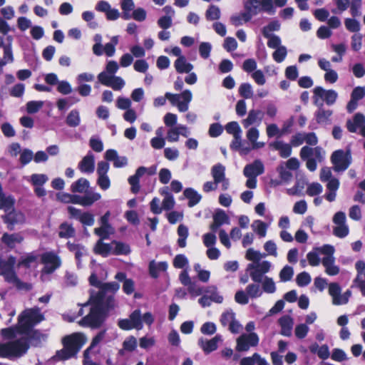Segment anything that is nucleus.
<instances>
[{
    "instance_id": "nucleus-25",
    "label": "nucleus",
    "mask_w": 365,
    "mask_h": 365,
    "mask_svg": "<svg viewBox=\"0 0 365 365\" xmlns=\"http://www.w3.org/2000/svg\"><path fill=\"white\" fill-rule=\"evenodd\" d=\"M176 71L178 73H188L193 69V66L190 63L187 62L184 56L178 57L174 63Z\"/></svg>"
},
{
    "instance_id": "nucleus-18",
    "label": "nucleus",
    "mask_w": 365,
    "mask_h": 365,
    "mask_svg": "<svg viewBox=\"0 0 365 365\" xmlns=\"http://www.w3.org/2000/svg\"><path fill=\"white\" fill-rule=\"evenodd\" d=\"M269 147L279 151V155L282 158H287L292 154V145L290 143H284L282 140H276L269 144Z\"/></svg>"
},
{
    "instance_id": "nucleus-47",
    "label": "nucleus",
    "mask_w": 365,
    "mask_h": 365,
    "mask_svg": "<svg viewBox=\"0 0 365 365\" xmlns=\"http://www.w3.org/2000/svg\"><path fill=\"white\" fill-rule=\"evenodd\" d=\"M294 275V270L291 266L285 265L279 272V278L282 282L290 281Z\"/></svg>"
},
{
    "instance_id": "nucleus-1",
    "label": "nucleus",
    "mask_w": 365,
    "mask_h": 365,
    "mask_svg": "<svg viewBox=\"0 0 365 365\" xmlns=\"http://www.w3.org/2000/svg\"><path fill=\"white\" fill-rule=\"evenodd\" d=\"M120 288L116 282L103 283L101 289L92 291L87 302L83 306H90L88 314L81 319L78 324L82 327L91 329L101 328L115 307L114 293Z\"/></svg>"
},
{
    "instance_id": "nucleus-60",
    "label": "nucleus",
    "mask_w": 365,
    "mask_h": 365,
    "mask_svg": "<svg viewBox=\"0 0 365 365\" xmlns=\"http://www.w3.org/2000/svg\"><path fill=\"white\" fill-rule=\"evenodd\" d=\"M175 202L173 196L170 192H166V196H165L162 202L163 210H172L175 206Z\"/></svg>"
},
{
    "instance_id": "nucleus-42",
    "label": "nucleus",
    "mask_w": 365,
    "mask_h": 365,
    "mask_svg": "<svg viewBox=\"0 0 365 365\" xmlns=\"http://www.w3.org/2000/svg\"><path fill=\"white\" fill-rule=\"evenodd\" d=\"M331 115V110L319 108L315 113L316 120L319 124L326 123Z\"/></svg>"
},
{
    "instance_id": "nucleus-44",
    "label": "nucleus",
    "mask_w": 365,
    "mask_h": 365,
    "mask_svg": "<svg viewBox=\"0 0 365 365\" xmlns=\"http://www.w3.org/2000/svg\"><path fill=\"white\" fill-rule=\"evenodd\" d=\"M213 220L217 222L220 226L224 224L230 223L229 216L222 210H218L216 211V212L213 215Z\"/></svg>"
},
{
    "instance_id": "nucleus-32",
    "label": "nucleus",
    "mask_w": 365,
    "mask_h": 365,
    "mask_svg": "<svg viewBox=\"0 0 365 365\" xmlns=\"http://www.w3.org/2000/svg\"><path fill=\"white\" fill-rule=\"evenodd\" d=\"M329 294L332 297V303L334 305H340L341 287L339 284L332 282L329 286Z\"/></svg>"
},
{
    "instance_id": "nucleus-17",
    "label": "nucleus",
    "mask_w": 365,
    "mask_h": 365,
    "mask_svg": "<svg viewBox=\"0 0 365 365\" xmlns=\"http://www.w3.org/2000/svg\"><path fill=\"white\" fill-rule=\"evenodd\" d=\"M146 173V168L143 166L139 167L135 173L128 178V180L129 184L131 185V192L134 194H137L140 189V178Z\"/></svg>"
},
{
    "instance_id": "nucleus-31",
    "label": "nucleus",
    "mask_w": 365,
    "mask_h": 365,
    "mask_svg": "<svg viewBox=\"0 0 365 365\" xmlns=\"http://www.w3.org/2000/svg\"><path fill=\"white\" fill-rule=\"evenodd\" d=\"M89 185L90 183L87 179L84 178H81L76 182L72 183V185H71V190L73 193H82L86 191V190L89 187Z\"/></svg>"
},
{
    "instance_id": "nucleus-33",
    "label": "nucleus",
    "mask_w": 365,
    "mask_h": 365,
    "mask_svg": "<svg viewBox=\"0 0 365 365\" xmlns=\"http://www.w3.org/2000/svg\"><path fill=\"white\" fill-rule=\"evenodd\" d=\"M15 200L11 195L6 196L4 193L0 195V210L5 212L14 210Z\"/></svg>"
},
{
    "instance_id": "nucleus-29",
    "label": "nucleus",
    "mask_w": 365,
    "mask_h": 365,
    "mask_svg": "<svg viewBox=\"0 0 365 365\" xmlns=\"http://www.w3.org/2000/svg\"><path fill=\"white\" fill-rule=\"evenodd\" d=\"M76 230L71 224L63 222L59 225L58 237L60 238L68 239L73 237Z\"/></svg>"
},
{
    "instance_id": "nucleus-30",
    "label": "nucleus",
    "mask_w": 365,
    "mask_h": 365,
    "mask_svg": "<svg viewBox=\"0 0 365 365\" xmlns=\"http://www.w3.org/2000/svg\"><path fill=\"white\" fill-rule=\"evenodd\" d=\"M112 250L110 244L105 243L101 240H98L94 247V252L103 257H108Z\"/></svg>"
},
{
    "instance_id": "nucleus-51",
    "label": "nucleus",
    "mask_w": 365,
    "mask_h": 365,
    "mask_svg": "<svg viewBox=\"0 0 365 365\" xmlns=\"http://www.w3.org/2000/svg\"><path fill=\"white\" fill-rule=\"evenodd\" d=\"M17 333L19 334L18 324L16 327H10L1 330V336L6 339L15 338Z\"/></svg>"
},
{
    "instance_id": "nucleus-13",
    "label": "nucleus",
    "mask_w": 365,
    "mask_h": 365,
    "mask_svg": "<svg viewBox=\"0 0 365 365\" xmlns=\"http://www.w3.org/2000/svg\"><path fill=\"white\" fill-rule=\"evenodd\" d=\"M24 237L20 232L8 233L4 232L1 237V242L9 250H13L16 247V244L23 242Z\"/></svg>"
},
{
    "instance_id": "nucleus-52",
    "label": "nucleus",
    "mask_w": 365,
    "mask_h": 365,
    "mask_svg": "<svg viewBox=\"0 0 365 365\" xmlns=\"http://www.w3.org/2000/svg\"><path fill=\"white\" fill-rule=\"evenodd\" d=\"M66 247L70 252L75 253V257L76 259H81V258L83 256V253L81 252L82 249L83 248V246H81L79 244H75L71 242H68L66 243Z\"/></svg>"
},
{
    "instance_id": "nucleus-49",
    "label": "nucleus",
    "mask_w": 365,
    "mask_h": 365,
    "mask_svg": "<svg viewBox=\"0 0 365 365\" xmlns=\"http://www.w3.org/2000/svg\"><path fill=\"white\" fill-rule=\"evenodd\" d=\"M48 178L45 174H32L31 176V182L34 186H43Z\"/></svg>"
},
{
    "instance_id": "nucleus-26",
    "label": "nucleus",
    "mask_w": 365,
    "mask_h": 365,
    "mask_svg": "<svg viewBox=\"0 0 365 365\" xmlns=\"http://www.w3.org/2000/svg\"><path fill=\"white\" fill-rule=\"evenodd\" d=\"M211 174L215 183H220L225 180V167L217 163L212 167Z\"/></svg>"
},
{
    "instance_id": "nucleus-53",
    "label": "nucleus",
    "mask_w": 365,
    "mask_h": 365,
    "mask_svg": "<svg viewBox=\"0 0 365 365\" xmlns=\"http://www.w3.org/2000/svg\"><path fill=\"white\" fill-rule=\"evenodd\" d=\"M311 277L307 272H302L297 274L296 282L299 287H305L311 282Z\"/></svg>"
},
{
    "instance_id": "nucleus-64",
    "label": "nucleus",
    "mask_w": 365,
    "mask_h": 365,
    "mask_svg": "<svg viewBox=\"0 0 365 365\" xmlns=\"http://www.w3.org/2000/svg\"><path fill=\"white\" fill-rule=\"evenodd\" d=\"M242 68L247 73L254 72L257 68V62L254 58H247L243 62Z\"/></svg>"
},
{
    "instance_id": "nucleus-4",
    "label": "nucleus",
    "mask_w": 365,
    "mask_h": 365,
    "mask_svg": "<svg viewBox=\"0 0 365 365\" xmlns=\"http://www.w3.org/2000/svg\"><path fill=\"white\" fill-rule=\"evenodd\" d=\"M43 319L44 316L38 307L24 310L18 318L19 332H26Z\"/></svg>"
},
{
    "instance_id": "nucleus-61",
    "label": "nucleus",
    "mask_w": 365,
    "mask_h": 365,
    "mask_svg": "<svg viewBox=\"0 0 365 365\" xmlns=\"http://www.w3.org/2000/svg\"><path fill=\"white\" fill-rule=\"evenodd\" d=\"M344 24L346 29L351 32H357L360 30L359 22L354 19H346Z\"/></svg>"
},
{
    "instance_id": "nucleus-11",
    "label": "nucleus",
    "mask_w": 365,
    "mask_h": 365,
    "mask_svg": "<svg viewBox=\"0 0 365 365\" xmlns=\"http://www.w3.org/2000/svg\"><path fill=\"white\" fill-rule=\"evenodd\" d=\"M67 210L71 218L74 217L78 219V220L84 225L91 226L93 225L94 217L91 213L88 212L81 213V210L72 206H68Z\"/></svg>"
},
{
    "instance_id": "nucleus-43",
    "label": "nucleus",
    "mask_w": 365,
    "mask_h": 365,
    "mask_svg": "<svg viewBox=\"0 0 365 365\" xmlns=\"http://www.w3.org/2000/svg\"><path fill=\"white\" fill-rule=\"evenodd\" d=\"M246 292L252 299L257 298L262 294L260 286L257 284H250L246 287Z\"/></svg>"
},
{
    "instance_id": "nucleus-63",
    "label": "nucleus",
    "mask_w": 365,
    "mask_h": 365,
    "mask_svg": "<svg viewBox=\"0 0 365 365\" xmlns=\"http://www.w3.org/2000/svg\"><path fill=\"white\" fill-rule=\"evenodd\" d=\"M309 331V327L306 324H300L296 326L294 333L295 336L300 339L305 338Z\"/></svg>"
},
{
    "instance_id": "nucleus-54",
    "label": "nucleus",
    "mask_w": 365,
    "mask_h": 365,
    "mask_svg": "<svg viewBox=\"0 0 365 365\" xmlns=\"http://www.w3.org/2000/svg\"><path fill=\"white\" fill-rule=\"evenodd\" d=\"M225 130L228 134H231L232 135H237L242 133L240 126L237 121L229 122L225 125Z\"/></svg>"
},
{
    "instance_id": "nucleus-40",
    "label": "nucleus",
    "mask_w": 365,
    "mask_h": 365,
    "mask_svg": "<svg viewBox=\"0 0 365 365\" xmlns=\"http://www.w3.org/2000/svg\"><path fill=\"white\" fill-rule=\"evenodd\" d=\"M135 4L133 0H123L121 9L123 10V18L125 20L130 19L131 16L130 11L134 9Z\"/></svg>"
},
{
    "instance_id": "nucleus-45",
    "label": "nucleus",
    "mask_w": 365,
    "mask_h": 365,
    "mask_svg": "<svg viewBox=\"0 0 365 365\" xmlns=\"http://www.w3.org/2000/svg\"><path fill=\"white\" fill-rule=\"evenodd\" d=\"M101 197V194L95 192L82 196V206H91L95 202L99 200Z\"/></svg>"
},
{
    "instance_id": "nucleus-22",
    "label": "nucleus",
    "mask_w": 365,
    "mask_h": 365,
    "mask_svg": "<svg viewBox=\"0 0 365 365\" xmlns=\"http://www.w3.org/2000/svg\"><path fill=\"white\" fill-rule=\"evenodd\" d=\"M168 267V264L166 262L156 263L154 260H152L148 265L149 274L153 278L156 279L159 277V272H165Z\"/></svg>"
},
{
    "instance_id": "nucleus-16",
    "label": "nucleus",
    "mask_w": 365,
    "mask_h": 365,
    "mask_svg": "<svg viewBox=\"0 0 365 365\" xmlns=\"http://www.w3.org/2000/svg\"><path fill=\"white\" fill-rule=\"evenodd\" d=\"M222 340V336L219 334L215 336L211 339H200L198 344L205 354H210L215 351L218 347V342Z\"/></svg>"
},
{
    "instance_id": "nucleus-20",
    "label": "nucleus",
    "mask_w": 365,
    "mask_h": 365,
    "mask_svg": "<svg viewBox=\"0 0 365 365\" xmlns=\"http://www.w3.org/2000/svg\"><path fill=\"white\" fill-rule=\"evenodd\" d=\"M365 124V116L361 113L354 115L353 120H348L346 122L347 130L351 133H356L358 128L362 127Z\"/></svg>"
},
{
    "instance_id": "nucleus-57",
    "label": "nucleus",
    "mask_w": 365,
    "mask_h": 365,
    "mask_svg": "<svg viewBox=\"0 0 365 365\" xmlns=\"http://www.w3.org/2000/svg\"><path fill=\"white\" fill-rule=\"evenodd\" d=\"M43 106V102L31 101L26 103V110L29 113H37Z\"/></svg>"
},
{
    "instance_id": "nucleus-5",
    "label": "nucleus",
    "mask_w": 365,
    "mask_h": 365,
    "mask_svg": "<svg viewBox=\"0 0 365 365\" xmlns=\"http://www.w3.org/2000/svg\"><path fill=\"white\" fill-rule=\"evenodd\" d=\"M87 337L82 332H74L63 337L62 345L66 346L76 356L86 343Z\"/></svg>"
},
{
    "instance_id": "nucleus-48",
    "label": "nucleus",
    "mask_w": 365,
    "mask_h": 365,
    "mask_svg": "<svg viewBox=\"0 0 365 365\" xmlns=\"http://www.w3.org/2000/svg\"><path fill=\"white\" fill-rule=\"evenodd\" d=\"M239 93L240 96L245 99L251 98L253 96L252 86L248 83H243L239 88Z\"/></svg>"
},
{
    "instance_id": "nucleus-58",
    "label": "nucleus",
    "mask_w": 365,
    "mask_h": 365,
    "mask_svg": "<svg viewBox=\"0 0 365 365\" xmlns=\"http://www.w3.org/2000/svg\"><path fill=\"white\" fill-rule=\"evenodd\" d=\"M222 132V126L218 123H214L210 125L208 134L212 138H217L220 136Z\"/></svg>"
},
{
    "instance_id": "nucleus-41",
    "label": "nucleus",
    "mask_w": 365,
    "mask_h": 365,
    "mask_svg": "<svg viewBox=\"0 0 365 365\" xmlns=\"http://www.w3.org/2000/svg\"><path fill=\"white\" fill-rule=\"evenodd\" d=\"M280 29V24L278 21L274 20L270 21L267 26H264L262 29V35L264 38H268L269 35H272L270 33L272 31H278Z\"/></svg>"
},
{
    "instance_id": "nucleus-15",
    "label": "nucleus",
    "mask_w": 365,
    "mask_h": 365,
    "mask_svg": "<svg viewBox=\"0 0 365 365\" xmlns=\"http://www.w3.org/2000/svg\"><path fill=\"white\" fill-rule=\"evenodd\" d=\"M264 171V165L259 160H255L252 163L247 165L243 170L245 177L257 178Z\"/></svg>"
},
{
    "instance_id": "nucleus-28",
    "label": "nucleus",
    "mask_w": 365,
    "mask_h": 365,
    "mask_svg": "<svg viewBox=\"0 0 365 365\" xmlns=\"http://www.w3.org/2000/svg\"><path fill=\"white\" fill-rule=\"evenodd\" d=\"M106 330L100 331L93 339L90 346L83 351V358L85 360L90 359V354L92 349L96 347L104 338Z\"/></svg>"
},
{
    "instance_id": "nucleus-55",
    "label": "nucleus",
    "mask_w": 365,
    "mask_h": 365,
    "mask_svg": "<svg viewBox=\"0 0 365 365\" xmlns=\"http://www.w3.org/2000/svg\"><path fill=\"white\" fill-rule=\"evenodd\" d=\"M173 264L174 267L182 269L188 264V259L184 255L179 254L175 257Z\"/></svg>"
},
{
    "instance_id": "nucleus-2",
    "label": "nucleus",
    "mask_w": 365,
    "mask_h": 365,
    "mask_svg": "<svg viewBox=\"0 0 365 365\" xmlns=\"http://www.w3.org/2000/svg\"><path fill=\"white\" fill-rule=\"evenodd\" d=\"M29 347V343L24 337L6 343H0V357L4 359L21 357L27 352Z\"/></svg>"
},
{
    "instance_id": "nucleus-62",
    "label": "nucleus",
    "mask_w": 365,
    "mask_h": 365,
    "mask_svg": "<svg viewBox=\"0 0 365 365\" xmlns=\"http://www.w3.org/2000/svg\"><path fill=\"white\" fill-rule=\"evenodd\" d=\"M124 349L128 351H133L137 347V340L133 336H130L125 339L123 343Z\"/></svg>"
},
{
    "instance_id": "nucleus-35",
    "label": "nucleus",
    "mask_w": 365,
    "mask_h": 365,
    "mask_svg": "<svg viewBox=\"0 0 365 365\" xmlns=\"http://www.w3.org/2000/svg\"><path fill=\"white\" fill-rule=\"evenodd\" d=\"M129 319L134 329L140 330L143 329V324L142 320L141 312L140 309L134 310L129 316Z\"/></svg>"
},
{
    "instance_id": "nucleus-8",
    "label": "nucleus",
    "mask_w": 365,
    "mask_h": 365,
    "mask_svg": "<svg viewBox=\"0 0 365 365\" xmlns=\"http://www.w3.org/2000/svg\"><path fill=\"white\" fill-rule=\"evenodd\" d=\"M259 344V337L255 332L244 334L237 339L236 349L238 351H247L251 346H256Z\"/></svg>"
},
{
    "instance_id": "nucleus-39",
    "label": "nucleus",
    "mask_w": 365,
    "mask_h": 365,
    "mask_svg": "<svg viewBox=\"0 0 365 365\" xmlns=\"http://www.w3.org/2000/svg\"><path fill=\"white\" fill-rule=\"evenodd\" d=\"M205 18L207 21L218 20L220 18V9L216 5L211 4L205 12Z\"/></svg>"
},
{
    "instance_id": "nucleus-50",
    "label": "nucleus",
    "mask_w": 365,
    "mask_h": 365,
    "mask_svg": "<svg viewBox=\"0 0 365 365\" xmlns=\"http://www.w3.org/2000/svg\"><path fill=\"white\" fill-rule=\"evenodd\" d=\"M262 283L263 291L266 293L272 294L276 291L275 284L272 278L265 277Z\"/></svg>"
},
{
    "instance_id": "nucleus-34",
    "label": "nucleus",
    "mask_w": 365,
    "mask_h": 365,
    "mask_svg": "<svg viewBox=\"0 0 365 365\" xmlns=\"http://www.w3.org/2000/svg\"><path fill=\"white\" fill-rule=\"evenodd\" d=\"M111 243L115 245V248L112 251V253L115 255H127L130 252V248L128 244L116 240H113Z\"/></svg>"
},
{
    "instance_id": "nucleus-38",
    "label": "nucleus",
    "mask_w": 365,
    "mask_h": 365,
    "mask_svg": "<svg viewBox=\"0 0 365 365\" xmlns=\"http://www.w3.org/2000/svg\"><path fill=\"white\" fill-rule=\"evenodd\" d=\"M81 122L79 112L74 109L72 110L66 117V123L69 127H77Z\"/></svg>"
},
{
    "instance_id": "nucleus-46",
    "label": "nucleus",
    "mask_w": 365,
    "mask_h": 365,
    "mask_svg": "<svg viewBox=\"0 0 365 365\" xmlns=\"http://www.w3.org/2000/svg\"><path fill=\"white\" fill-rule=\"evenodd\" d=\"M275 49L276 50L272 53V58L277 63H281L285 59L287 55V48L284 46H282Z\"/></svg>"
},
{
    "instance_id": "nucleus-3",
    "label": "nucleus",
    "mask_w": 365,
    "mask_h": 365,
    "mask_svg": "<svg viewBox=\"0 0 365 365\" xmlns=\"http://www.w3.org/2000/svg\"><path fill=\"white\" fill-rule=\"evenodd\" d=\"M243 12L245 22L250 21L253 16L263 11L269 14H274L275 9L272 0H247L244 3Z\"/></svg>"
},
{
    "instance_id": "nucleus-19",
    "label": "nucleus",
    "mask_w": 365,
    "mask_h": 365,
    "mask_svg": "<svg viewBox=\"0 0 365 365\" xmlns=\"http://www.w3.org/2000/svg\"><path fill=\"white\" fill-rule=\"evenodd\" d=\"M78 168L82 173H92L95 169L94 156L91 153L83 158L78 164Z\"/></svg>"
},
{
    "instance_id": "nucleus-23",
    "label": "nucleus",
    "mask_w": 365,
    "mask_h": 365,
    "mask_svg": "<svg viewBox=\"0 0 365 365\" xmlns=\"http://www.w3.org/2000/svg\"><path fill=\"white\" fill-rule=\"evenodd\" d=\"M263 115L264 113L260 110L252 109L249 111L247 118L243 120L242 124L245 128H248L257 121L260 123Z\"/></svg>"
},
{
    "instance_id": "nucleus-21",
    "label": "nucleus",
    "mask_w": 365,
    "mask_h": 365,
    "mask_svg": "<svg viewBox=\"0 0 365 365\" xmlns=\"http://www.w3.org/2000/svg\"><path fill=\"white\" fill-rule=\"evenodd\" d=\"M279 324L281 327L280 334L285 336H290L293 326V320L288 315L283 316L279 319Z\"/></svg>"
},
{
    "instance_id": "nucleus-9",
    "label": "nucleus",
    "mask_w": 365,
    "mask_h": 365,
    "mask_svg": "<svg viewBox=\"0 0 365 365\" xmlns=\"http://www.w3.org/2000/svg\"><path fill=\"white\" fill-rule=\"evenodd\" d=\"M41 262L44 264L43 272L46 274L53 273L61 264L60 257L52 252L43 253L41 256Z\"/></svg>"
},
{
    "instance_id": "nucleus-6",
    "label": "nucleus",
    "mask_w": 365,
    "mask_h": 365,
    "mask_svg": "<svg viewBox=\"0 0 365 365\" xmlns=\"http://www.w3.org/2000/svg\"><path fill=\"white\" fill-rule=\"evenodd\" d=\"M165 96L173 106H177L180 112H185L188 110V104L192 98L190 90H185L180 94L166 93Z\"/></svg>"
},
{
    "instance_id": "nucleus-7",
    "label": "nucleus",
    "mask_w": 365,
    "mask_h": 365,
    "mask_svg": "<svg viewBox=\"0 0 365 365\" xmlns=\"http://www.w3.org/2000/svg\"><path fill=\"white\" fill-rule=\"evenodd\" d=\"M331 161L335 171H344L349 168L351 163V153L349 150H335L331 155Z\"/></svg>"
},
{
    "instance_id": "nucleus-27",
    "label": "nucleus",
    "mask_w": 365,
    "mask_h": 365,
    "mask_svg": "<svg viewBox=\"0 0 365 365\" xmlns=\"http://www.w3.org/2000/svg\"><path fill=\"white\" fill-rule=\"evenodd\" d=\"M183 195L188 199L187 205L190 207L196 205L202 199V196L191 187L186 188L183 192Z\"/></svg>"
},
{
    "instance_id": "nucleus-37",
    "label": "nucleus",
    "mask_w": 365,
    "mask_h": 365,
    "mask_svg": "<svg viewBox=\"0 0 365 365\" xmlns=\"http://www.w3.org/2000/svg\"><path fill=\"white\" fill-rule=\"evenodd\" d=\"M20 334L26 335V338H25L27 341H35L36 344H39L41 342V339L42 337V334L38 329H34L33 328H30L26 332H19Z\"/></svg>"
},
{
    "instance_id": "nucleus-12",
    "label": "nucleus",
    "mask_w": 365,
    "mask_h": 365,
    "mask_svg": "<svg viewBox=\"0 0 365 365\" xmlns=\"http://www.w3.org/2000/svg\"><path fill=\"white\" fill-rule=\"evenodd\" d=\"M1 219L4 223L6 225V228L9 231H13L15 226L23 221L24 215L21 212H17L14 209L8 213L1 215Z\"/></svg>"
},
{
    "instance_id": "nucleus-10",
    "label": "nucleus",
    "mask_w": 365,
    "mask_h": 365,
    "mask_svg": "<svg viewBox=\"0 0 365 365\" xmlns=\"http://www.w3.org/2000/svg\"><path fill=\"white\" fill-rule=\"evenodd\" d=\"M313 99L315 104H317L318 99H323L329 106L334 104L337 98V93L332 89L325 90L321 86H317L313 90Z\"/></svg>"
},
{
    "instance_id": "nucleus-14",
    "label": "nucleus",
    "mask_w": 365,
    "mask_h": 365,
    "mask_svg": "<svg viewBox=\"0 0 365 365\" xmlns=\"http://www.w3.org/2000/svg\"><path fill=\"white\" fill-rule=\"evenodd\" d=\"M15 262V257L10 256L8 264L0 272V275H3L5 280L8 282H16L19 281L18 277L14 270Z\"/></svg>"
},
{
    "instance_id": "nucleus-24",
    "label": "nucleus",
    "mask_w": 365,
    "mask_h": 365,
    "mask_svg": "<svg viewBox=\"0 0 365 365\" xmlns=\"http://www.w3.org/2000/svg\"><path fill=\"white\" fill-rule=\"evenodd\" d=\"M322 264L325 267V272L329 276H335L339 273V268L334 265V257H324L322 259Z\"/></svg>"
},
{
    "instance_id": "nucleus-36",
    "label": "nucleus",
    "mask_w": 365,
    "mask_h": 365,
    "mask_svg": "<svg viewBox=\"0 0 365 365\" xmlns=\"http://www.w3.org/2000/svg\"><path fill=\"white\" fill-rule=\"evenodd\" d=\"M76 356L66 346H63V349L56 351L52 359L54 361H66Z\"/></svg>"
},
{
    "instance_id": "nucleus-56",
    "label": "nucleus",
    "mask_w": 365,
    "mask_h": 365,
    "mask_svg": "<svg viewBox=\"0 0 365 365\" xmlns=\"http://www.w3.org/2000/svg\"><path fill=\"white\" fill-rule=\"evenodd\" d=\"M322 186L319 182H312L309 184L307 189V193L309 196H316L322 192Z\"/></svg>"
},
{
    "instance_id": "nucleus-59",
    "label": "nucleus",
    "mask_w": 365,
    "mask_h": 365,
    "mask_svg": "<svg viewBox=\"0 0 365 365\" xmlns=\"http://www.w3.org/2000/svg\"><path fill=\"white\" fill-rule=\"evenodd\" d=\"M277 172L279 174L281 180L285 182H289L293 175L290 171L287 170L286 168L283 165H280L277 168Z\"/></svg>"
}]
</instances>
